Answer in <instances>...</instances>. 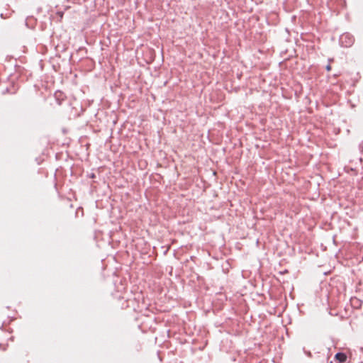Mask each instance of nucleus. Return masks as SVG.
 <instances>
[{
	"mask_svg": "<svg viewBox=\"0 0 363 363\" xmlns=\"http://www.w3.org/2000/svg\"><path fill=\"white\" fill-rule=\"evenodd\" d=\"M7 346H8V345H4V344L0 343V350L2 351H6L7 349Z\"/></svg>",
	"mask_w": 363,
	"mask_h": 363,
	"instance_id": "4",
	"label": "nucleus"
},
{
	"mask_svg": "<svg viewBox=\"0 0 363 363\" xmlns=\"http://www.w3.org/2000/svg\"><path fill=\"white\" fill-rule=\"evenodd\" d=\"M359 150L363 153V141L359 144Z\"/></svg>",
	"mask_w": 363,
	"mask_h": 363,
	"instance_id": "5",
	"label": "nucleus"
},
{
	"mask_svg": "<svg viewBox=\"0 0 363 363\" xmlns=\"http://www.w3.org/2000/svg\"><path fill=\"white\" fill-rule=\"evenodd\" d=\"M55 98L56 99L57 104L60 106L62 104V101H64V98L62 96V93L60 91H57L55 93Z\"/></svg>",
	"mask_w": 363,
	"mask_h": 363,
	"instance_id": "3",
	"label": "nucleus"
},
{
	"mask_svg": "<svg viewBox=\"0 0 363 363\" xmlns=\"http://www.w3.org/2000/svg\"><path fill=\"white\" fill-rule=\"evenodd\" d=\"M57 14L60 16V18H62L63 12H57Z\"/></svg>",
	"mask_w": 363,
	"mask_h": 363,
	"instance_id": "7",
	"label": "nucleus"
},
{
	"mask_svg": "<svg viewBox=\"0 0 363 363\" xmlns=\"http://www.w3.org/2000/svg\"><path fill=\"white\" fill-rule=\"evenodd\" d=\"M326 70H327V71H330V70H331V66H330V65H328L326 66Z\"/></svg>",
	"mask_w": 363,
	"mask_h": 363,
	"instance_id": "6",
	"label": "nucleus"
},
{
	"mask_svg": "<svg viewBox=\"0 0 363 363\" xmlns=\"http://www.w3.org/2000/svg\"><path fill=\"white\" fill-rule=\"evenodd\" d=\"M354 38L352 35L349 33H345L340 37V43L342 47L350 48L353 45Z\"/></svg>",
	"mask_w": 363,
	"mask_h": 363,
	"instance_id": "1",
	"label": "nucleus"
},
{
	"mask_svg": "<svg viewBox=\"0 0 363 363\" xmlns=\"http://www.w3.org/2000/svg\"><path fill=\"white\" fill-rule=\"evenodd\" d=\"M347 355L346 354L343 353V352H337L335 355V359L339 363H344L346 362L347 360Z\"/></svg>",
	"mask_w": 363,
	"mask_h": 363,
	"instance_id": "2",
	"label": "nucleus"
}]
</instances>
